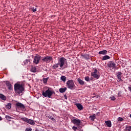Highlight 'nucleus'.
Returning <instances> with one entry per match:
<instances>
[{
	"mask_svg": "<svg viewBox=\"0 0 131 131\" xmlns=\"http://www.w3.org/2000/svg\"><path fill=\"white\" fill-rule=\"evenodd\" d=\"M77 81L79 82V84H81V85H83V84H84V82L82 81V80L78 78Z\"/></svg>",
	"mask_w": 131,
	"mask_h": 131,
	"instance_id": "obj_21",
	"label": "nucleus"
},
{
	"mask_svg": "<svg viewBox=\"0 0 131 131\" xmlns=\"http://www.w3.org/2000/svg\"><path fill=\"white\" fill-rule=\"evenodd\" d=\"M107 54V50H104L99 52V55H106Z\"/></svg>",
	"mask_w": 131,
	"mask_h": 131,
	"instance_id": "obj_18",
	"label": "nucleus"
},
{
	"mask_svg": "<svg viewBox=\"0 0 131 131\" xmlns=\"http://www.w3.org/2000/svg\"><path fill=\"white\" fill-rule=\"evenodd\" d=\"M59 63L55 64L52 66V68H53V69H57V68L59 67Z\"/></svg>",
	"mask_w": 131,
	"mask_h": 131,
	"instance_id": "obj_23",
	"label": "nucleus"
},
{
	"mask_svg": "<svg viewBox=\"0 0 131 131\" xmlns=\"http://www.w3.org/2000/svg\"><path fill=\"white\" fill-rule=\"evenodd\" d=\"M76 106L77 107L79 110H82L83 109V106L80 103H76Z\"/></svg>",
	"mask_w": 131,
	"mask_h": 131,
	"instance_id": "obj_13",
	"label": "nucleus"
},
{
	"mask_svg": "<svg viewBox=\"0 0 131 131\" xmlns=\"http://www.w3.org/2000/svg\"><path fill=\"white\" fill-rule=\"evenodd\" d=\"M110 98L111 99V100H112V101H115L116 98L114 96H112L110 97Z\"/></svg>",
	"mask_w": 131,
	"mask_h": 131,
	"instance_id": "obj_31",
	"label": "nucleus"
},
{
	"mask_svg": "<svg viewBox=\"0 0 131 131\" xmlns=\"http://www.w3.org/2000/svg\"><path fill=\"white\" fill-rule=\"evenodd\" d=\"M110 59V56L108 55H105L102 58V61H105V60H108Z\"/></svg>",
	"mask_w": 131,
	"mask_h": 131,
	"instance_id": "obj_20",
	"label": "nucleus"
},
{
	"mask_svg": "<svg viewBox=\"0 0 131 131\" xmlns=\"http://www.w3.org/2000/svg\"><path fill=\"white\" fill-rule=\"evenodd\" d=\"M6 85L8 86V90H12V84L9 81H6Z\"/></svg>",
	"mask_w": 131,
	"mask_h": 131,
	"instance_id": "obj_14",
	"label": "nucleus"
},
{
	"mask_svg": "<svg viewBox=\"0 0 131 131\" xmlns=\"http://www.w3.org/2000/svg\"><path fill=\"white\" fill-rule=\"evenodd\" d=\"M42 95L43 97H48V98H51L52 95H53V91L50 90V89H48L45 92L43 91Z\"/></svg>",
	"mask_w": 131,
	"mask_h": 131,
	"instance_id": "obj_2",
	"label": "nucleus"
},
{
	"mask_svg": "<svg viewBox=\"0 0 131 131\" xmlns=\"http://www.w3.org/2000/svg\"><path fill=\"white\" fill-rule=\"evenodd\" d=\"M27 64H30V59H26L22 63V65H26Z\"/></svg>",
	"mask_w": 131,
	"mask_h": 131,
	"instance_id": "obj_16",
	"label": "nucleus"
},
{
	"mask_svg": "<svg viewBox=\"0 0 131 131\" xmlns=\"http://www.w3.org/2000/svg\"><path fill=\"white\" fill-rule=\"evenodd\" d=\"M121 75H122V73L120 72H118L117 78L120 81H122V79H121Z\"/></svg>",
	"mask_w": 131,
	"mask_h": 131,
	"instance_id": "obj_12",
	"label": "nucleus"
},
{
	"mask_svg": "<svg viewBox=\"0 0 131 131\" xmlns=\"http://www.w3.org/2000/svg\"><path fill=\"white\" fill-rule=\"evenodd\" d=\"M48 79H49V78H43V83H47L48 82Z\"/></svg>",
	"mask_w": 131,
	"mask_h": 131,
	"instance_id": "obj_27",
	"label": "nucleus"
},
{
	"mask_svg": "<svg viewBox=\"0 0 131 131\" xmlns=\"http://www.w3.org/2000/svg\"><path fill=\"white\" fill-rule=\"evenodd\" d=\"M67 90V88H60L59 89V92L61 94H63V93H65L66 91Z\"/></svg>",
	"mask_w": 131,
	"mask_h": 131,
	"instance_id": "obj_15",
	"label": "nucleus"
},
{
	"mask_svg": "<svg viewBox=\"0 0 131 131\" xmlns=\"http://www.w3.org/2000/svg\"><path fill=\"white\" fill-rule=\"evenodd\" d=\"M73 129L76 131L77 129V127L73 126Z\"/></svg>",
	"mask_w": 131,
	"mask_h": 131,
	"instance_id": "obj_35",
	"label": "nucleus"
},
{
	"mask_svg": "<svg viewBox=\"0 0 131 131\" xmlns=\"http://www.w3.org/2000/svg\"><path fill=\"white\" fill-rule=\"evenodd\" d=\"M16 106H17V108H21V109L25 108V106L24 105V104H23L20 102H18V103H16Z\"/></svg>",
	"mask_w": 131,
	"mask_h": 131,
	"instance_id": "obj_11",
	"label": "nucleus"
},
{
	"mask_svg": "<svg viewBox=\"0 0 131 131\" xmlns=\"http://www.w3.org/2000/svg\"><path fill=\"white\" fill-rule=\"evenodd\" d=\"M60 79L63 81V82H65V81H66V77L65 76H62L60 77Z\"/></svg>",
	"mask_w": 131,
	"mask_h": 131,
	"instance_id": "obj_24",
	"label": "nucleus"
},
{
	"mask_svg": "<svg viewBox=\"0 0 131 131\" xmlns=\"http://www.w3.org/2000/svg\"><path fill=\"white\" fill-rule=\"evenodd\" d=\"M107 66L108 67H109L110 68H114L115 69L116 68V64H115V63L113 61H110L108 63H107Z\"/></svg>",
	"mask_w": 131,
	"mask_h": 131,
	"instance_id": "obj_10",
	"label": "nucleus"
},
{
	"mask_svg": "<svg viewBox=\"0 0 131 131\" xmlns=\"http://www.w3.org/2000/svg\"><path fill=\"white\" fill-rule=\"evenodd\" d=\"M72 122L74 123V124L77 125V126H78L79 128H81V127H82V125H80V123H81L80 120L74 119L72 121Z\"/></svg>",
	"mask_w": 131,
	"mask_h": 131,
	"instance_id": "obj_4",
	"label": "nucleus"
},
{
	"mask_svg": "<svg viewBox=\"0 0 131 131\" xmlns=\"http://www.w3.org/2000/svg\"><path fill=\"white\" fill-rule=\"evenodd\" d=\"M99 114H100V113H97V115H98Z\"/></svg>",
	"mask_w": 131,
	"mask_h": 131,
	"instance_id": "obj_39",
	"label": "nucleus"
},
{
	"mask_svg": "<svg viewBox=\"0 0 131 131\" xmlns=\"http://www.w3.org/2000/svg\"><path fill=\"white\" fill-rule=\"evenodd\" d=\"M91 75L94 77V78H96V79H99V75H98V70L97 69H95L93 73H91Z\"/></svg>",
	"mask_w": 131,
	"mask_h": 131,
	"instance_id": "obj_9",
	"label": "nucleus"
},
{
	"mask_svg": "<svg viewBox=\"0 0 131 131\" xmlns=\"http://www.w3.org/2000/svg\"><path fill=\"white\" fill-rule=\"evenodd\" d=\"M35 131H39L38 130H37V129H36V130H35Z\"/></svg>",
	"mask_w": 131,
	"mask_h": 131,
	"instance_id": "obj_40",
	"label": "nucleus"
},
{
	"mask_svg": "<svg viewBox=\"0 0 131 131\" xmlns=\"http://www.w3.org/2000/svg\"><path fill=\"white\" fill-rule=\"evenodd\" d=\"M41 57L39 56L38 55H36L34 58V63L35 64H38L39 63V61L40 60Z\"/></svg>",
	"mask_w": 131,
	"mask_h": 131,
	"instance_id": "obj_6",
	"label": "nucleus"
},
{
	"mask_svg": "<svg viewBox=\"0 0 131 131\" xmlns=\"http://www.w3.org/2000/svg\"><path fill=\"white\" fill-rule=\"evenodd\" d=\"M66 59H65L64 57H61L59 58L58 60V64L60 66V68H62L64 66V64H65V60Z\"/></svg>",
	"mask_w": 131,
	"mask_h": 131,
	"instance_id": "obj_5",
	"label": "nucleus"
},
{
	"mask_svg": "<svg viewBox=\"0 0 131 131\" xmlns=\"http://www.w3.org/2000/svg\"><path fill=\"white\" fill-rule=\"evenodd\" d=\"M51 60H52V58L51 56H47L44 58L42 59V62H46V63H50Z\"/></svg>",
	"mask_w": 131,
	"mask_h": 131,
	"instance_id": "obj_7",
	"label": "nucleus"
},
{
	"mask_svg": "<svg viewBox=\"0 0 131 131\" xmlns=\"http://www.w3.org/2000/svg\"><path fill=\"white\" fill-rule=\"evenodd\" d=\"M89 118L91 119V120H92V121H94V120L96 119V115L94 114L92 116H90L89 117Z\"/></svg>",
	"mask_w": 131,
	"mask_h": 131,
	"instance_id": "obj_22",
	"label": "nucleus"
},
{
	"mask_svg": "<svg viewBox=\"0 0 131 131\" xmlns=\"http://www.w3.org/2000/svg\"><path fill=\"white\" fill-rule=\"evenodd\" d=\"M14 91L16 94H21L24 91V88H23L22 84H15Z\"/></svg>",
	"mask_w": 131,
	"mask_h": 131,
	"instance_id": "obj_1",
	"label": "nucleus"
},
{
	"mask_svg": "<svg viewBox=\"0 0 131 131\" xmlns=\"http://www.w3.org/2000/svg\"><path fill=\"white\" fill-rule=\"evenodd\" d=\"M0 99H2L3 101H6V100H7V97L4 95L0 94Z\"/></svg>",
	"mask_w": 131,
	"mask_h": 131,
	"instance_id": "obj_17",
	"label": "nucleus"
},
{
	"mask_svg": "<svg viewBox=\"0 0 131 131\" xmlns=\"http://www.w3.org/2000/svg\"><path fill=\"white\" fill-rule=\"evenodd\" d=\"M11 106H12V104L11 103H8L7 105L6 106V109H11Z\"/></svg>",
	"mask_w": 131,
	"mask_h": 131,
	"instance_id": "obj_25",
	"label": "nucleus"
},
{
	"mask_svg": "<svg viewBox=\"0 0 131 131\" xmlns=\"http://www.w3.org/2000/svg\"><path fill=\"white\" fill-rule=\"evenodd\" d=\"M31 130H32V129H31V128H27L26 129V131H31Z\"/></svg>",
	"mask_w": 131,
	"mask_h": 131,
	"instance_id": "obj_33",
	"label": "nucleus"
},
{
	"mask_svg": "<svg viewBox=\"0 0 131 131\" xmlns=\"http://www.w3.org/2000/svg\"><path fill=\"white\" fill-rule=\"evenodd\" d=\"M31 71L34 73L36 72V68L35 67L32 68Z\"/></svg>",
	"mask_w": 131,
	"mask_h": 131,
	"instance_id": "obj_26",
	"label": "nucleus"
},
{
	"mask_svg": "<svg viewBox=\"0 0 131 131\" xmlns=\"http://www.w3.org/2000/svg\"><path fill=\"white\" fill-rule=\"evenodd\" d=\"M124 119L123 118L121 117H118V121H123Z\"/></svg>",
	"mask_w": 131,
	"mask_h": 131,
	"instance_id": "obj_28",
	"label": "nucleus"
},
{
	"mask_svg": "<svg viewBox=\"0 0 131 131\" xmlns=\"http://www.w3.org/2000/svg\"><path fill=\"white\" fill-rule=\"evenodd\" d=\"M24 121H25L26 122H27V123H29V124H31V125H34V124H35L34 121L31 119H28L27 118L24 119Z\"/></svg>",
	"mask_w": 131,
	"mask_h": 131,
	"instance_id": "obj_8",
	"label": "nucleus"
},
{
	"mask_svg": "<svg viewBox=\"0 0 131 131\" xmlns=\"http://www.w3.org/2000/svg\"><path fill=\"white\" fill-rule=\"evenodd\" d=\"M67 85H68V89H70V90H73V88L75 86L73 80H69L67 82Z\"/></svg>",
	"mask_w": 131,
	"mask_h": 131,
	"instance_id": "obj_3",
	"label": "nucleus"
},
{
	"mask_svg": "<svg viewBox=\"0 0 131 131\" xmlns=\"http://www.w3.org/2000/svg\"><path fill=\"white\" fill-rule=\"evenodd\" d=\"M49 118H50V119H51V120H52V121H55V119H54V118L52 117L51 116H48Z\"/></svg>",
	"mask_w": 131,
	"mask_h": 131,
	"instance_id": "obj_30",
	"label": "nucleus"
},
{
	"mask_svg": "<svg viewBox=\"0 0 131 131\" xmlns=\"http://www.w3.org/2000/svg\"><path fill=\"white\" fill-rule=\"evenodd\" d=\"M64 98L66 99V100H67V96L66 95H64Z\"/></svg>",
	"mask_w": 131,
	"mask_h": 131,
	"instance_id": "obj_36",
	"label": "nucleus"
},
{
	"mask_svg": "<svg viewBox=\"0 0 131 131\" xmlns=\"http://www.w3.org/2000/svg\"><path fill=\"white\" fill-rule=\"evenodd\" d=\"M105 123L108 127H111L112 124H111V121H106Z\"/></svg>",
	"mask_w": 131,
	"mask_h": 131,
	"instance_id": "obj_19",
	"label": "nucleus"
},
{
	"mask_svg": "<svg viewBox=\"0 0 131 131\" xmlns=\"http://www.w3.org/2000/svg\"><path fill=\"white\" fill-rule=\"evenodd\" d=\"M85 80H86V81H89V80H90V78L89 77H85Z\"/></svg>",
	"mask_w": 131,
	"mask_h": 131,
	"instance_id": "obj_32",
	"label": "nucleus"
},
{
	"mask_svg": "<svg viewBox=\"0 0 131 131\" xmlns=\"http://www.w3.org/2000/svg\"><path fill=\"white\" fill-rule=\"evenodd\" d=\"M33 12H36V8H31Z\"/></svg>",
	"mask_w": 131,
	"mask_h": 131,
	"instance_id": "obj_34",
	"label": "nucleus"
},
{
	"mask_svg": "<svg viewBox=\"0 0 131 131\" xmlns=\"http://www.w3.org/2000/svg\"><path fill=\"white\" fill-rule=\"evenodd\" d=\"M128 89H129L130 92H131V86H129V87H128Z\"/></svg>",
	"mask_w": 131,
	"mask_h": 131,
	"instance_id": "obj_37",
	"label": "nucleus"
},
{
	"mask_svg": "<svg viewBox=\"0 0 131 131\" xmlns=\"http://www.w3.org/2000/svg\"><path fill=\"white\" fill-rule=\"evenodd\" d=\"M5 118L7 120H10L12 119V117H10V116H6Z\"/></svg>",
	"mask_w": 131,
	"mask_h": 131,
	"instance_id": "obj_29",
	"label": "nucleus"
},
{
	"mask_svg": "<svg viewBox=\"0 0 131 131\" xmlns=\"http://www.w3.org/2000/svg\"><path fill=\"white\" fill-rule=\"evenodd\" d=\"M0 120H3V118H2V117L0 116Z\"/></svg>",
	"mask_w": 131,
	"mask_h": 131,
	"instance_id": "obj_38",
	"label": "nucleus"
}]
</instances>
